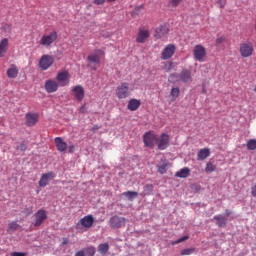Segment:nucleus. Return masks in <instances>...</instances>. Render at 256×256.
Wrapping results in <instances>:
<instances>
[{
    "mask_svg": "<svg viewBox=\"0 0 256 256\" xmlns=\"http://www.w3.org/2000/svg\"><path fill=\"white\" fill-rule=\"evenodd\" d=\"M104 55H105V51L101 49H95L87 57L88 67H90L92 71H97V69L101 67V57H104Z\"/></svg>",
    "mask_w": 256,
    "mask_h": 256,
    "instance_id": "1",
    "label": "nucleus"
},
{
    "mask_svg": "<svg viewBox=\"0 0 256 256\" xmlns=\"http://www.w3.org/2000/svg\"><path fill=\"white\" fill-rule=\"evenodd\" d=\"M169 81H182V83H191V81H193V76L190 70L183 69L180 74H171L169 76Z\"/></svg>",
    "mask_w": 256,
    "mask_h": 256,
    "instance_id": "2",
    "label": "nucleus"
},
{
    "mask_svg": "<svg viewBox=\"0 0 256 256\" xmlns=\"http://www.w3.org/2000/svg\"><path fill=\"white\" fill-rule=\"evenodd\" d=\"M59 35L57 34V31H53L49 34H45L41 37L39 41V45L42 47H45L46 49L49 48L55 41H57Z\"/></svg>",
    "mask_w": 256,
    "mask_h": 256,
    "instance_id": "3",
    "label": "nucleus"
},
{
    "mask_svg": "<svg viewBox=\"0 0 256 256\" xmlns=\"http://www.w3.org/2000/svg\"><path fill=\"white\" fill-rule=\"evenodd\" d=\"M55 63V58L49 54H44L41 56L38 66L41 69V71H47L50 67H53V64Z\"/></svg>",
    "mask_w": 256,
    "mask_h": 256,
    "instance_id": "4",
    "label": "nucleus"
},
{
    "mask_svg": "<svg viewBox=\"0 0 256 256\" xmlns=\"http://www.w3.org/2000/svg\"><path fill=\"white\" fill-rule=\"evenodd\" d=\"M131 95V89L129 88V83L123 82L116 88V96L118 99H127Z\"/></svg>",
    "mask_w": 256,
    "mask_h": 256,
    "instance_id": "5",
    "label": "nucleus"
},
{
    "mask_svg": "<svg viewBox=\"0 0 256 256\" xmlns=\"http://www.w3.org/2000/svg\"><path fill=\"white\" fill-rule=\"evenodd\" d=\"M125 223H127V219L118 215L112 216L109 220L111 229H121V227H125Z\"/></svg>",
    "mask_w": 256,
    "mask_h": 256,
    "instance_id": "6",
    "label": "nucleus"
},
{
    "mask_svg": "<svg viewBox=\"0 0 256 256\" xmlns=\"http://www.w3.org/2000/svg\"><path fill=\"white\" fill-rule=\"evenodd\" d=\"M47 220V211L45 209H39L34 214V227H41Z\"/></svg>",
    "mask_w": 256,
    "mask_h": 256,
    "instance_id": "7",
    "label": "nucleus"
},
{
    "mask_svg": "<svg viewBox=\"0 0 256 256\" xmlns=\"http://www.w3.org/2000/svg\"><path fill=\"white\" fill-rule=\"evenodd\" d=\"M175 51H177V47H175L174 44H168L165 46L161 53V59L162 61H167L171 59L175 55Z\"/></svg>",
    "mask_w": 256,
    "mask_h": 256,
    "instance_id": "8",
    "label": "nucleus"
},
{
    "mask_svg": "<svg viewBox=\"0 0 256 256\" xmlns=\"http://www.w3.org/2000/svg\"><path fill=\"white\" fill-rule=\"evenodd\" d=\"M193 55L196 61L203 63L205 57H207V50L202 45H196L193 50Z\"/></svg>",
    "mask_w": 256,
    "mask_h": 256,
    "instance_id": "9",
    "label": "nucleus"
},
{
    "mask_svg": "<svg viewBox=\"0 0 256 256\" xmlns=\"http://www.w3.org/2000/svg\"><path fill=\"white\" fill-rule=\"evenodd\" d=\"M72 96L78 103H81L85 99V88L82 85H76L71 89Z\"/></svg>",
    "mask_w": 256,
    "mask_h": 256,
    "instance_id": "10",
    "label": "nucleus"
},
{
    "mask_svg": "<svg viewBox=\"0 0 256 256\" xmlns=\"http://www.w3.org/2000/svg\"><path fill=\"white\" fill-rule=\"evenodd\" d=\"M70 77L71 76L69 75V71H67V70L60 71L56 76V80L58 81V85L60 87H67V85H69Z\"/></svg>",
    "mask_w": 256,
    "mask_h": 256,
    "instance_id": "11",
    "label": "nucleus"
},
{
    "mask_svg": "<svg viewBox=\"0 0 256 256\" xmlns=\"http://www.w3.org/2000/svg\"><path fill=\"white\" fill-rule=\"evenodd\" d=\"M25 125L26 127H34L39 122V113L37 112H28L25 114Z\"/></svg>",
    "mask_w": 256,
    "mask_h": 256,
    "instance_id": "12",
    "label": "nucleus"
},
{
    "mask_svg": "<svg viewBox=\"0 0 256 256\" xmlns=\"http://www.w3.org/2000/svg\"><path fill=\"white\" fill-rule=\"evenodd\" d=\"M143 141L145 147H150V149H153L157 143V136L154 133L146 132L143 136Z\"/></svg>",
    "mask_w": 256,
    "mask_h": 256,
    "instance_id": "13",
    "label": "nucleus"
},
{
    "mask_svg": "<svg viewBox=\"0 0 256 256\" xmlns=\"http://www.w3.org/2000/svg\"><path fill=\"white\" fill-rule=\"evenodd\" d=\"M151 37V32L148 29L140 28L136 36V43H145Z\"/></svg>",
    "mask_w": 256,
    "mask_h": 256,
    "instance_id": "14",
    "label": "nucleus"
},
{
    "mask_svg": "<svg viewBox=\"0 0 256 256\" xmlns=\"http://www.w3.org/2000/svg\"><path fill=\"white\" fill-rule=\"evenodd\" d=\"M169 34V26L167 24H162L155 29L154 37L155 39H163Z\"/></svg>",
    "mask_w": 256,
    "mask_h": 256,
    "instance_id": "15",
    "label": "nucleus"
},
{
    "mask_svg": "<svg viewBox=\"0 0 256 256\" xmlns=\"http://www.w3.org/2000/svg\"><path fill=\"white\" fill-rule=\"evenodd\" d=\"M169 135L168 134H161L159 139L156 141L158 143V149L160 151H165V149H167L169 147Z\"/></svg>",
    "mask_w": 256,
    "mask_h": 256,
    "instance_id": "16",
    "label": "nucleus"
},
{
    "mask_svg": "<svg viewBox=\"0 0 256 256\" xmlns=\"http://www.w3.org/2000/svg\"><path fill=\"white\" fill-rule=\"evenodd\" d=\"M44 89L47 93H55L59 89V83L53 79L46 80Z\"/></svg>",
    "mask_w": 256,
    "mask_h": 256,
    "instance_id": "17",
    "label": "nucleus"
},
{
    "mask_svg": "<svg viewBox=\"0 0 256 256\" xmlns=\"http://www.w3.org/2000/svg\"><path fill=\"white\" fill-rule=\"evenodd\" d=\"M253 50V44L251 43H243L240 45V55L243 57H251Z\"/></svg>",
    "mask_w": 256,
    "mask_h": 256,
    "instance_id": "18",
    "label": "nucleus"
},
{
    "mask_svg": "<svg viewBox=\"0 0 256 256\" xmlns=\"http://www.w3.org/2000/svg\"><path fill=\"white\" fill-rule=\"evenodd\" d=\"M51 179H55L54 172H48V173L42 174V176L38 182L39 187H47V185H49V181H51Z\"/></svg>",
    "mask_w": 256,
    "mask_h": 256,
    "instance_id": "19",
    "label": "nucleus"
},
{
    "mask_svg": "<svg viewBox=\"0 0 256 256\" xmlns=\"http://www.w3.org/2000/svg\"><path fill=\"white\" fill-rule=\"evenodd\" d=\"M54 143L57 148V151H59L60 153L67 151V144H66L65 140H63V138L56 137L54 139Z\"/></svg>",
    "mask_w": 256,
    "mask_h": 256,
    "instance_id": "20",
    "label": "nucleus"
},
{
    "mask_svg": "<svg viewBox=\"0 0 256 256\" xmlns=\"http://www.w3.org/2000/svg\"><path fill=\"white\" fill-rule=\"evenodd\" d=\"M93 223H95V219L91 215L84 216L80 220V225L86 229H91V227H93Z\"/></svg>",
    "mask_w": 256,
    "mask_h": 256,
    "instance_id": "21",
    "label": "nucleus"
},
{
    "mask_svg": "<svg viewBox=\"0 0 256 256\" xmlns=\"http://www.w3.org/2000/svg\"><path fill=\"white\" fill-rule=\"evenodd\" d=\"M141 107V100H137L135 98L130 99L127 105V109L129 111H137Z\"/></svg>",
    "mask_w": 256,
    "mask_h": 256,
    "instance_id": "22",
    "label": "nucleus"
},
{
    "mask_svg": "<svg viewBox=\"0 0 256 256\" xmlns=\"http://www.w3.org/2000/svg\"><path fill=\"white\" fill-rule=\"evenodd\" d=\"M7 49H9V39L4 38L0 41V58L5 57Z\"/></svg>",
    "mask_w": 256,
    "mask_h": 256,
    "instance_id": "23",
    "label": "nucleus"
},
{
    "mask_svg": "<svg viewBox=\"0 0 256 256\" xmlns=\"http://www.w3.org/2000/svg\"><path fill=\"white\" fill-rule=\"evenodd\" d=\"M210 155H211V150L209 148L201 149L197 154V160L205 161V159H207V157H210Z\"/></svg>",
    "mask_w": 256,
    "mask_h": 256,
    "instance_id": "24",
    "label": "nucleus"
},
{
    "mask_svg": "<svg viewBox=\"0 0 256 256\" xmlns=\"http://www.w3.org/2000/svg\"><path fill=\"white\" fill-rule=\"evenodd\" d=\"M214 221H216V225L218 227H226L227 226V217L218 214L213 217Z\"/></svg>",
    "mask_w": 256,
    "mask_h": 256,
    "instance_id": "25",
    "label": "nucleus"
},
{
    "mask_svg": "<svg viewBox=\"0 0 256 256\" xmlns=\"http://www.w3.org/2000/svg\"><path fill=\"white\" fill-rule=\"evenodd\" d=\"M19 75V69L13 64L8 70H7V77L9 79H15Z\"/></svg>",
    "mask_w": 256,
    "mask_h": 256,
    "instance_id": "26",
    "label": "nucleus"
},
{
    "mask_svg": "<svg viewBox=\"0 0 256 256\" xmlns=\"http://www.w3.org/2000/svg\"><path fill=\"white\" fill-rule=\"evenodd\" d=\"M191 173V170L187 167L180 169L178 172H176V177H179L180 179H187Z\"/></svg>",
    "mask_w": 256,
    "mask_h": 256,
    "instance_id": "27",
    "label": "nucleus"
},
{
    "mask_svg": "<svg viewBox=\"0 0 256 256\" xmlns=\"http://www.w3.org/2000/svg\"><path fill=\"white\" fill-rule=\"evenodd\" d=\"M122 196L126 197L129 201H133V199L139 196V193L135 191H127V192H123Z\"/></svg>",
    "mask_w": 256,
    "mask_h": 256,
    "instance_id": "28",
    "label": "nucleus"
},
{
    "mask_svg": "<svg viewBox=\"0 0 256 256\" xmlns=\"http://www.w3.org/2000/svg\"><path fill=\"white\" fill-rule=\"evenodd\" d=\"M107 251H109L108 243H102L98 246V252L101 253V255H107Z\"/></svg>",
    "mask_w": 256,
    "mask_h": 256,
    "instance_id": "29",
    "label": "nucleus"
},
{
    "mask_svg": "<svg viewBox=\"0 0 256 256\" xmlns=\"http://www.w3.org/2000/svg\"><path fill=\"white\" fill-rule=\"evenodd\" d=\"M179 93V87L172 88L170 92L171 101H176L177 97H179Z\"/></svg>",
    "mask_w": 256,
    "mask_h": 256,
    "instance_id": "30",
    "label": "nucleus"
},
{
    "mask_svg": "<svg viewBox=\"0 0 256 256\" xmlns=\"http://www.w3.org/2000/svg\"><path fill=\"white\" fill-rule=\"evenodd\" d=\"M205 171L207 173H214V171H217V166H215L213 163L211 162H207L206 163V167H205Z\"/></svg>",
    "mask_w": 256,
    "mask_h": 256,
    "instance_id": "31",
    "label": "nucleus"
},
{
    "mask_svg": "<svg viewBox=\"0 0 256 256\" xmlns=\"http://www.w3.org/2000/svg\"><path fill=\"white\" fill-rule=\"evenodd\" d=\"M175 67H177L175 62H166L164 63L163 69L164 71H172Z\"/></svg>",
    "mask_w": 256,
    "mask_h": 256,
    "instance_id": "32",
    "label": "nucleus"
},
{
    "mask_svg": "<svg viewBox=\"0 0 256 256\" xmlns=\"http://www.w3.org/2000/svg\"><path fill=\"white\" fill-rule=\"evenodd\" d=\"M17 229H19V225L17 224L16 221H13V222H10V223L8 224V230H7V232H8V233H11V232H13V231H17Z\"/></svg>",
    "mask_w": 256,
    "mask_h": 256,
    "instance_id": "33",
    "label": "nucleus"
},
{
    "mask_svg": "<svg viewBox=\"0 0 256 256\" xmlns=\"http://www.w3.org/2000/svg\"><path fill=\"white\" fill-rule=\"evenodd\" d=\"M247 149L249 151H255V149H256V139H250L247 142Z\"/></svg>",
    "mask_w": 256,
    "mask_h": 256,
    "instance_id": "34",
    "label": "nucleus"
},
{
    "mask_svg": "<svg viewBox=\"0 0 256 256\" xmlns=\"http://www.w3.org/2000/svg\"><path fill=\"white\" fill-rule=\"evenodd\" d=\"M181 3H183V0H170V2L168 3V7H171V8L179 7Z\"/></svg>",
    "mask_w": 256,
    "mask_h": 256,
    "instance_id": "35",
    "label": "nucleus"
},
{
    "mask_svg": "<svg viewBox=\"0 0 256 256\" xmlns=\"http://www.w3.org/2000/svg\"><path fill=\"white\" fill-rule=\"evenodd\" d=\"M193 253H195V248H186L181 251L180 255L182 256L193 255Z\"/></svg>",
    "mask_w": 256,
    "mask_h": 256,
    "instance_id": "36",
    "label": "nucleus"
},
{
    "mask_svg": "<svg viewBox=\"0 0 256 256\" xmlns=\"http://www.w3.org/2000/svg\"><path fill=\"white\" fill-rule=\"evenodd\" d=\"M96 251L97 250L95 249V247L90 246V247L86 248V255L95 256Z\"/></svg>",
    "mask_w": 256,
    "mask_h": 256,
    "instance_id": "37",
    "label": "nucleus"
},
{
    "mask_svg": "<svg viewBox=\"0 0 256 256\" xmlns=\"http://www.w3.org/2000/svg\"><path fill=\"white\" fill-rule=\"evenodd\" d=\"M189 239V236H183L182 238L172 241L171 245H179V243H183V241H187Z\"/></svg>",
    "mask_w": 256,
    "mask_h": 256,
    "instance_id": "38",
    "label": "nucleus"
},
{
    "mask_svg": "<svg viewBox=\"0 0 256 256\" xmlns=\"http://www.w3.org/2000/svg\"><path fill=\"white\" fill-rule=\"evenodd\" d=\"M158 173H160L161 175L167 173V166L166 165L158 166Z\"/></svg>",
    "mask_w": 256,
    "mask_h": 256,
    "instance_id": "39",
    "label": "nucleus"
},
{
    "mask_svg": "<svg viewBox=\"0 0 256 256\" xmlns=\"http://www.w3.org/2000/svg\"><path fill=\"white\" fill-rule=\"evenodd\" d=\"M2 31H4V33H11V25L10 24H4L2 26Z\"/></svg>",
    "mask_w": 256,
    "mask_h": 256,
    "instance_id": "40",
    "label": "nucleus"
},
{
    "mask_svg": "<svg viewBox=\"0 0 256 256\" xmlns=\"http://www.w3.org/2000/svg\"><path fill=\"white\" fill-rule=\"evenodd\" d=\"M217 5L220 7V9H223V7L227 5V0H218Z\"/></svg>",
    "mask_w": 256,
    "mask_h": 256,
    "instance_id": "41",
    "label": "nucleus"
},
{
    "mask_svg": "<svg viewBox=\"0 0 256 256\" xmlns=\"http://www.w3.org/2000/svg\"><path fill=\"white\" fill-rule=\"evenodd\" d=\"M87 111V105L83 104L80 109H79V113L85 114Z\"/></svg>",
    "mask_w": 256,
    "mask_h": 256,
    "instance_id": "42",
    "label": "nucleus"
},
{
    "mask_svg": "<svg viewBox=\"0 0 256 256\" xmlns=\"http://www.w3.org/2000/svg\"><path fill=\"white\" fill-rule=\"evenodd\" d=\"M68 152L69 153H75V145L74 144H70L68 147Z\"/></svg>",
    "mask_w": 256,
    "mask_h": 256,
    "instance_id": "43",
    "label": "nucleus"
},
{
    "mask_svg": "<svg viewBox=\"0 0 256 256\" xmlns=\"http://www.w3.org/2000/svg\"><path fill=\"white\" fill-rule=\"evenodd\" d=\"M27 150V144L21 143L20 144V151H26Z\"/></svg>",
    "mask_w": 256,
    "mask_h": 256,
    "instance_id": "44",
    "label": "nucleus"
},
{
    "mask_svg": "<svg viewBox=\"0 0 256 256\" xmlns=\"http://www.w3.org/2000/svg\"><path fill=\"white\" fill-rule=\"evenodd\" d=\"M26 254L23 252H13L11 256H25Z\"/></svg>",
    "mask_w": 256,
    "mask_h": 256,
    "instance_id": "45",
    "label": "nucleus"
},
{
    "mask_svg": "<svg viewBox=\"0 0 256 256\" xmlns=\"http://www.w3.org/2000/svg\"><path fill=\"white\" fill-rule=\"evenodd\" d=\"M251 193L256 198V184L251 188Z\"/></svg>",
    "mask_w": 256,
    "mask_h": 256,
    "instance_id": "46",
    "label": "nucleus"
},
{
    "mask_svg": "<svg viewBox=\"0 0 256 256\" xmlns=\"http://www.w3.org/2000/svg\"><path fill=\"white\" fill-rule=\"evenodd\" d=\"M225 41V38L220 37L216 40L217 45H220V43H223Z\"/></svg>",
    "mask_w": 256,
    "mask_h": 256,
    "instance_id": "47",
    "label": "nucleus"
},
{
    "mask_svg": "<svg viewBox=\"0 0 256 256\" xmlns=\"http://www.w3.org/2000/svg\"><path fill=\"white\" fill-rule=\"evenodd\" d=\"M75 256H85V252L83 250H79L76 252Z\"/></svg>",
    "mask_w": 256,
    "mask_h": 256,
    "instance_id": "48",
    "label": "nucleus"
},
{
    "mask_svg": "<svg viewBox=\"0 0 256 256\" xmlns=\"http://www.w3.org/2000/svg\"><path fill=\"white\" fill-rule=\"evenodd\" d=\"M96 5H103L105 3V0H95Z\"/></svg>",
    "mask_w": 256,
    "mask_h": 256,
    "instance_id": "49",
    "label": "nucleus"
},
{
    "mask_svg": "<svg viewBox=\"0 0 256 256\" xmlns=\"http://www.w3.org/2000/svg\"><path fill=\"white\" fill-rule=\"evenodd\" d=\"M225 215L226 217H229V215H231V210H225Z\"/></svg>",
    "mask_w": 256,
    "mask_h": 256,
    "instance_id": "50",
    "label": "nucleus"
},
{
    "mask_svg": "<svg viewBox=\"0 0 256 256\" xmlns=\"http://www.w3.org/2000/svg\"><path fill=\"white\" fill-rule=\"evenodd\" d=\"M146 188L149 189L150 191H152L153 190V185H147Z\"/></svg>",
    "mask_w": 256,
    "mask_h": 256,
    "instance_id": "51",
    "label": "nucleus"
},
{
    "mask_svg": "<svg viewBox=\"0 0 256 256\" xmlns=\"http://www.w3.org/2000/svg\"><path fill=\"white\" fill-rule=\"evenodd\" d=\"M67 243H68L67 240L63 241V245H67Z\"/></svg>",
    "mask_w": 256,
    "mask_h": 256,
    "instance_id": "52",
    "label": "nucleus"
},
{
    "mask_svg": "<svg viewBox=\"0 0 256 256\" xmlns=\"http://www.w3.org/2000/svg\"><path fill=\"white\" fill-rule=\"evenodd\" d=\"M138 9H143V6H139Z\"/></svg>",
    "mask_w": 256,
    "mask_h": 256,
    "instance_id": "53",
    "label": "nucleus"
},
{
    "mask_svg": "<svg viewBox=\"0 0 256 256\" xmlns=\"http://www.w3.org/2000/svg\"><path fill=\"white\" fill-rule=\"evenodd\" d=\"M93 129H94V130H95V129H99V127H94Z\"/></svg>",
    "mask_w": 256,
    "mask_h": 256,
    "instance_id": "54",
    "label": "nucleus"
},
{
    "mask_svg": "<svg viewBox=\"0 0 256 256\" xmlns=\"http://www.w3.org/2000/svg\"><path fill=\"white\" fill-rule=\"evenodd\" d=\"M109 2H113V1H115V0H108Z\"/></svg>",
    "mask_w": 256,
    "mask_h": 256,
    "instance_id": "55",
    "label": "nucleus"
}]
</instances>
